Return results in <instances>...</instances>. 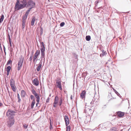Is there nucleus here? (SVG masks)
Segmentation results:
<instances>
[{
  "label": "nucleus",
  "instance_id": "1",
  "mask_svg": "<svg viewBox=\"0 0 131 131\" xmlns=\"http://www.w3.org/2000/svg\"><path fill=\"white\" fill-rule=\"evenodd\" d=\"M20 2L22 4L18 7L19 9H21L25 7L32 9L35 7V3L32 0H23Z\"/></svg>",
  "mask_w": 131,
  "mask_h": 131
},
{
  "label": "nucleus",
  "instance_id": "2",
  "mask_svg": "<svg viewBox=\"0 0 131 131\" xmlns=\"http://www.w3.org/2000/svg\"><path fill=\"white\" fill-rule=\"evenodd\" d=\"M16 112L10 109L8 110L6 113V115L8 119H14V117L15 115Z\"/></svg>",
  "mask_w": 131,
  "mask_h": 131
},
{
  "label": "nucleus",
  "instance_id": "3",
  "mask_svg": "<svg viewBox=\"0 0 131 131\" xmlns=\"http://www.w3.org/2000/svg\"><path fill=\"white\" fill-rule=\"evenodd\" d=\"M15 122L14 119H8L7 121V126L10 127L14 125Z\"/></svg>",
  "mask_w": 131,
  "mask_h": 131
},
{
  "label": "nucleus",
  "instance_id": "4",
  "mask_svg": "<svg viewBox=\"0 0 131 131\" xmlns=\"http://www.w3.org/2000/svg\"><path fill=\"white\" fill-rule=\"evenodd\" d=\"M10 85L13 91L14 92H15L16 91L15 89L16 87L15 85V81L12 78L10 80Z\"/></svg>",
  "mask_w": 131,
  "mask_h": 131
},
{
  "label": "nucleus",
  "instance_id": "5",
  "mask_svg": "<svg viewBox=\"0 0 131 131\" xmlns=\"http://www.w3.org/2000/svg\"><path fill=\"white\" fill-rule=\"evenodd\" d=\"M32 93L34 95L36 98V100H40V97L39 95L36 92L34 89H32L31 90Z\"/></svg>",
  "mask_w": 131,
  "mask_h": 131
},
{
  "label": "nucleus",
  "instance_id": "6",
  "mask_svg": "<svg viewBox=\"0 0 131 131\" xmlns=\"http://www.w3.org/2000/svg\"><path fill=\"white\" fill-rule=\"evenodd\" d=\"M20 0H16V2L15 4V7H14L15 9V10H18L20 9H18V7H19V5L20 4H22V3L21 4L19 2V1Z\"/></svg>",
  "mask_w": 131,
  "mask_h": 131
},
{
  "label": "nucleus",
  "instance_id": "7",
  "mask_svg": "<svg viewBox=\"0 0 131 131\" xmlns=\"http://www.w3.org/2000/svg\"><path fill=\"white\" fill-rule=\"evenodd\" d=\"M41 56L40 58H41V59L40 61H42V60L43 59L44 60V62H45V50H43L42 49V50H41Z\"/></svg>",
  "mask_w": 131,
  "mask_h": 131
},
{
  "label": "nucleus",
  "instance_id": "8",
  "mask_svg": "<svg viewBox=\"0 0 131 131\" xmlns=\"http://www.w3.org/2000/svg\"><path fill=\"white\" fill-rule=\"evenodd\" d=\"M92 110L91 109L86 107L85 108L84 110V113H85L87 114H91L92 113Z\"/></svg>",
  "mask_w": 131,
  "mask_h": 131
},
{
  "label": "nucleus",
  "instance_id": "9",
  "mask_svg": "<svg viewBox=\"0 0 131 131\" xmlns=\"http://www.w3.org/2000/svg\"><path fill=\"white\" fill-rule=\"evenodd\" d=\"M64 120L66 126H67L69 124V121L68 117L67 115H65L64 117Z\"/></svg>",
  "mask_w": 131,
  "mask_h": 131
},
{
  "label": "nucleus",
  "instance_id": "10",
  "mask_svg": "<svg viewBox=\"0 0 131 131\" xmlns=\"http://www.w3.org/2000/svg\"><path fill=\"white\" fill-rule=\"evenodd\" d=\"M32 83L34 85L37 86L38 85L39 82L38 79L36 78L32 81Z\"/></svg>",
  "mask_w": 131,
  "mask_h": 131
},
{
  "label": "nucleus",
  "instance_id": "11",
  "mask_svg": "<svg viewBox=\"0 0 131 131\" xmlns=\"http://www.w3.org/2000/svg\"><path fill=\"white\" fill-rule=\"evenodd\" d=\"M116 113L117 116L119 117H122L124 115V112L120 111L117 112Z\"/></svg>",
  "mask_w": 131,
  "mask_h": 131
},
{
  "label": "nucleus",
  "instance_id": "12",
  "mask_svg": "<svg viewBox=\"0 0 131 131\" xmlns=\"http://www.w3.org/2000/svg\"><path fill=\"white\" fill-rule=\"evenodd\" d=\"M56 83L57 84L58 88H59L60 90H61L62 89L61 81L59 80L57 81Z\"/></svg>",
  "mask_w": 131,
  "mask_h": 131
},
{
  "label": "nucleus",
  "instance_id": "13",
  "mask_svg": "<svg viewBox=\"0 0 131 131\" xmlns=\"http://www.w3.org/2000/svg\"><path fill=\"white\" fill-rule=\"evenodd\" d=\"M40 50H37L34 55V57L37 59L38 56L40 54Z\"/></svg>",
  "mask_w": 131,
  "mask_h": 131
},
{
  "label": "nucleus",
  "instance_id": "14",
  "mask_svg": "<svg viewBox=\"0 0 131 131\" xmlns=\"http://www.w3.org/2000/svg\"><path fill=\"white\" fill-rule=\"evenodd\" d=\"M86 93V91H83L80 94V97L82 99H83L85 97V94Z\"/></svg>",
  "mask_w": 131,
  "mask_h": 131
},
{
  "label": "nucleus",
  "instance_id": "15",
  "mask_svg": "<svg viewBox=\"0 0 131 131\" xmlns=\"http://www.w3.org/2000/svg\"><path fill=\"white\" fill-rule=\"evenodd\" d=\"M42 61H40V62L39 64V66L37 68V70L38 72L39 71H40V69L41 68V67L42 66Z\"/></svg>",
  "mask_w": 131,
  "mask_h": 131
},
{
  "label": "nucleus",
  "instance_id": "16",
  "mask_svg": "<svg viewBox=\"0 0 131 131\" xmlns=\"http://www.w3.org/2000/svg\"><path fill=\"white\" fill-rule=\"evenodd\" d=\"M24 58L21 57L18 60V64H19L22 65L24 61Z\"/></svg>",
  "mask_w": 131,
  "mask_h": 131
},
{
  "label": "nucleus",
  "instance_id": "17",
  "mask_svg": "<svg viewBox=\"0 0 131 131\" xmlns=\"http://www.w3.org/2000/svg\"><path fill=\"white\" fill-rule=\"evenodd\" d=\"M59 100V98L57 96H56L54 99V101L53 102V104H56L58 103V101Z\"/></svg>",
  "mask_w": 131,
  "mask_h": 131
},
{
  "label": "nucleus",
  "instance_id": "18",
  "mask_svg": "<svg viewBox=\"0 0 131 131\" xmlns=\"http://www.w3.org/2000/svg\"><path fill=\"white\" fill-rule=\"evenodd\" d=\"M40 42L41 47V48L40 49V50H42V49L43 50H45V44L43 42Z\"/></svg>",
  "mask_w": 131,
  "mask_h": 131
},
{
  "label": "nucleus",
  "instance_id": "19",
  "mask_svg": "<svg viewBox=\"0 0 131 131\" xmlns=\"http://www.w3.org/2000/svg\"><path fill=\"white\" fill-rule=\"evenodd\" d=\"M107 54V53L106 51H105L104 50H102V53L101 54L100 56L101 57H103L104 55H105Z\"/></svg>",
  "mask_w": 131,
  "mask_h": 131
},
{
  "label": "nucleus",
  "instance_id": "20",
  "mask_svg": "<svg viewBox=\"0 0 131 131\" xmlns=\"http://www.w3.org/2000/svg\"><path fill=\"white\" fill-rule=\"evenodd\" d=\"M26 92L24 90H22L21 91V97H25L26 95Z\"/></svg>",
  "mask_w": 131,
  "mask_h": 131
},
{
  "label": "nucleus",
  "instance_id": "21",
  "mask_svg": "<svg viewBox=\"0 0 131 131\" xmlns=\"http://www.w3.org/2000/svg\"><path fill=\"white\" fill-rule=\"evenodd\" d=\"M35 99H34L32 101L31 103V109H33L34 108V106L35 105Z\"/></svg>",
  "mask_w": 131,
  "mask_h": 131
},
{
  "label": "nucleus",
  "instance_id": "22",
  "mask_svg": "<svg viewBox=\"0 0 131 131\" xmlns=\"http://www.w3.org/2000/svg\"><path fill=\"white\" fill-rule=\"evenodd\" d=\"M35 17H34L32 18L31 22V25L33 26L34 25L35 21Z\"/></svg>",
  "mask_w": 131,
  "mask_h": 131
},
{
  "label": "nucleus",
  "instance_id": "23",
  "mask_svg": "<svg viewBox=\"0 0 131 131\" xmlns=\"http://www.w3.org/2000/svg\"><path fill=\"white\" fill-rule=\"evenodd\" d=\"M96 99L94 98L92 100V101L91 102V104L92 105V106L94 105L95 104V101Z\"/></svg>",
  "mask_w": 131,
  "mask_h": 131
},
{
  "label": "nucleus",
  "instance_id": "24",
  "mask_svg": "<svg viewBox=\"0 0 131 131\" xmlns=\"http://www.w3.org/2000/svg\"><path fill=\"white\" fill-rule=\"evenodd\" d=\"M4 15L3 14H2L1 15V17L0 19V23H2L3 22V21L4 20Z\"/></svg>",
  "mask_w": 131,
  "mask_h": 131
},
{
  "label": "nucleus",
  "instance_id": "25",
  "mask_svg": "<svg viewBox=\"0 0 131 131\" xmlns=\"http://www.w3.org/2000/svg\"><path fill=\"white\" fill-rule=\"evenodd\" d=\"M91 39V36L90 35L86 36L85 39L87 41H89Z\"/></svg>",
  "mask_w": 131,
  "mask_h": 131
},
{
  "label": "nucleus",
  "instance_id": "26",
  "mask_svg": "<svg viewBox=\"0 0 131 131\" xmlns=\"http://www.w3.org/2000/svg\"><path fill=\"white\" fill-rule=\"evenodd\" d=\"M113 90L115 92V93L118 96H119L120 97H122V96H121L120 94L115 89H113Z\"/></svg>",
  "mask_w": 131,
  "mask_h": 131
},
{
  "label": "nucleus",
  "instance_id": "27",
  "mask_svg": "<svg viewBox=\"0 0 131 131\" xmlns=\"http://www.w3.org/2000/svg\"><path fill=\"white\" fill-rule=\"evenodd\" d=\"M19 64H18L17 67V69L18 71L19 70L22 66V65H20Z\"/></svg>",
  "mask_w": 131,
  "mask_h": 131
},
{
  "label": "nucleus",
  "instance_id": "28",
  "mask_svg": "<svg viewBox=\"0 0 131 131\" xmlns=\"http://www.w3.org/2000/svg\"><path fill=\"white\" fill-rule=\"evenodd\" d=\"M62 102V100L61 97L60 98V101L59 102V105L61 106Z\"/></svg>",
  "mask_w": 131,
  "mask_h": 131
},
{
  "label": "nucleus",
  "instance_id": "29",
  "mask_svg": "<svg viewBox=\"0 0 131 131\" xmlns=\"http://www.w3.org/2000/svg\"><path fill=\"white\" fill-rule=\"evenodd\" d=\"M11 69V67L10 66H8L6 69V71L8 72H10V70Z\"/></svg>",
  "mask_w": 131,
  "mask_h": 131
},
{
  "label": "nucleus",
  "instance_id": "30",
  "mask_svg": "<svg viewBox=\"0 0 131 131\" xmlns=\"http://www.w3.org/2000/svg\"><path fill=\"white\" fill-rule=\"evenodd\" d=\"M67 130L66 131H70L71 129V127L70 126H66Z\"/></svg>",
  "mask_w": 131,
  "mask_h": 131
},
{
  "label": "nucleus",
  "instance_id": "31",
  "mask_svg": "<svg viewBox=\"0 0 131 131\" xmlns=\"http://www.w3.org/2000/svg\"><path fill=\"white\" fill-rule=\"evenodd\" d=\"M22 29L24 28L25 27V21H22Z\"/></svg>",
  "mask_w": 131,
  "mask_h": 131
},
{
  "label": "nucleus",
  "instance_id": "32",
  "mask_svg": "<svg viewBox=\"0 0 131 131\" xmlns=\"http://www.w3.org/2000/svg\"><path fill=\"white\" fill-rule=\"evenodd\" d=\"M87 73L86 72L83 73L82 74V77H83L86 76L87 75Z\"/></svg>",
  "mask_w": 131,
  "mask_h": 131
},
{
  "label": "nucleus",
  "instance_id": "33",
  "mask_svg": "<svg viewBox=\"0 0 131 131\" xmlns=\"http://www.w3.org/2000/svg\"><path fill=\"white\" fill-rule=\"evenodd\" d=\"M40 35H41L43 33V29L41 27H40Z\"/></svg>",
  "mask_w": 131,
  "mask_h": 131
},
{
  "label": "nucleus",
  "instance_id": "34",
  "mask_svg": "<svg viewBox=\"0 0 131 131\" xmlns=\"http://www.w3.org/2000/svg\"><path fill=\"white\" fill-rule=\"evenodd\" d=\"M27 18V17L25 16L24 15H23V17H22V19H23L22 21H25L26 20V19Z\"/></svg>",
  "mask_w": 131,
  "mask_h": 131
},
{
  "label": "nucleus",
  "instance_id": "35",
  "mask_svg": "<svg viewBox=\"0 0 131 131\" xmlns=\"http://www.w3.org/2000/svg\"><path fill=\"white\" fill-rule=\"evenodd\" d=\"M99 100L98 99H97L95 102V104L96 105H97L99 104Z\"/></svg>",
  "mask_w": 131,
  "mask_h": 131
},
{
  "label": "nucleus",
  "instance_id": "36",
  "mask_svg": "<svg viewBox=\"0 0 131 131\" xmlns=\"http://www.w3.org/2000/svg\"><path fill=\"white\" fill-rule=\"evenodd\" d=\"M99 3V1L98 0L96 1H95V7H96V8L97 7V5H98V4Z\"/></svg>",
  "mask_w": 131,
  "mask_h": 131
},
{
  "label": "nucleus",
  "instance_id": "37",
  "mask_svg": "<svg viewBox=\"0 0 131 131\" xmlns=\"http://www.w3.org/2000/svg\"><path fill=\"white\" fill-rule=\"evenodd\" d=\"M12 61L10 60H8V61L7 63L6 64V65H8L9 64L11 63H12Z\"/></svg>",
  "mask_w": 131,
  "mask_h": 131
},
{
  "label": "nucleus",
  "instance_id": "38",
  "mask_svg": "<svg viewBox=\"0 0 131 131\" xmlns=\"http://www.w3.org/2000/svg\"><path fill=\"white\" fill-rule=\"evenodd\" d=\"M31 9H30V8H28V10L26 12V14H27L28 15L29 14V13L30 11L31 10Z\"/></svg>",
  "mask_w": 131,
  "mask_h": 131
},
{
  "label": "nucleus",
  "instance_id": "39",
  "mask_svg": "<svg viewBox=\"0 0 131 131\" xmlns=\"http://www.w3.org/2000/svg\"><path fill=\"white\" fill-rule=\"evenodd\" d=\"M31 9H30V8H28V10L26 12V14H27L28 15L29 14V13L30 11L31 10Z\"/></svg>",
  "mask_w": 131,
  "mask_h": 131
},
{
  "label": "nucleus",
  "instance_id": "40",
  "mask_svg": "<svg viewBox=\"0 0 131 131\" xmlns=\"http://www.w3.org/2000/svg\"><path fill=\"white\" fill-rule=\"evenodd\" d=\"M64 25L65 23L63 22H62L60 24V26L61 27H62Z\"/></svg>",
  "mask_w": 131,
  "mask_h": 131
},
{
  "label": "nucleus",
  "instance_id": "41",
  "mask_svg": "<svg viewBox=\"0 0 131 131\" xmlns=\"http://www.w3.org/2000/svg\"><path fill=\"white\" fill-rule=\"evenodd\" d=\"M30 98L31 100H33L34 99H35V97L34 96L32 95H31L30 96Z\"/></svg>",
  "mask_w": 131,
  "mask_h": 131
},
{
  "label": "nucleus",
  "instance_id": "42",
  "mask_svg": "<svg viewBox=\"0 0 131 131\" xmlns=\"http://www.w3.org/2000/svg\"><path fill=\"white\" fill-rule=\"evenodd\" d=\"M23 127L24 128L26 129L27 128L28 125H26V124H23Z\"/></svg>",
  "mask_w": 131,
  "mask_h": 131
},
{
  "label": "nucleus",
  "instance_id": "43",
  "mask_svg": "<svg viewBox=\"0 0 131 131\" xmlns=\"http://www.w3.org/2000/svg\"><path fill=\"white\" fill-rule=\"evenodd\" d=\"M8 40L9 42L11 41L10 36L9 34H8Z\"/></svg>",
  "mask_w": 131,
  "mask_h": 131
},
{
  "label": "nucleus",
  "instance_id": "44",
  "mask_svg": "<svg viewBox=\"0 0 131 131\" xmlns=\"http://www.w3.org/2000/svg\"><path fill=\"white\" fill-rule=\"evenodd\" d=\"M32 56H30L29 58V61L30 62H31L32 59Z\"/></svg>",
  "mask_w": 131,
  "mask_h": 131
},
{
  "label": "nucleus",
  "instance_id": "45",
  "mask_svg": "<svg viewBox=\"0 0 131 131\" xmlns=\"http://www.w3.org/2000/svg\"><path fill=\"white\" fill-rule=\"evenodd\" d=\"M3 49H4V52L5 54V55H6V51H5L6 49H5V48L4 45H3Z\"/></svg>",
  "mask_w": 131,
  "mask_h": 131
},
{
  "label": "nucleus",
  "instance_id": "46",
  "mask_svg": "<svg viewBox=\"0 0 131 131\" xmlns=\"http://www.w3.org/2000/svg\"><path fill=\"white\" fill-rule=\"evenodd\" d=\"M49 129L50 130H52L53 129V127L52 124L50 125Z\"/></svg>",
  "mask_w": 131,
  "mask_h": 131
},
{
  "label": "nucleus",
  "instance_id": "47",
  "mask_svg": "<svg viewBox=\"0 0 131 131\" xmlns=\"http://www.w3.org/2000/svg\"><path fill=\"white\" fill-rule=\"evenodd\" d=\"M117 130L116 128L115 127L113 128L112 129V131H116Z\"/></svg>",
  "mask_w": 131,
  "mask_h": 131
},
{
  "label": "nucleus",
  "instance_id": "48",
  "mask_svg": "<svg viewBox=\"0 0 131 131\" xmlns=\"http://www.w3.org/2000/svg\"><path fill=\"white\" fill-rule=\"evenodd\" d=\"M34 50H32V51H31V54H30V56H32L33 55V54L34 53Z\"/></svg>",
  "mask_w": 131,
  "mask_h": 131
},
{
  "label": "nucleus",
  "instance_id": "49",
  "mask_svg": "<svg viewBox=\"0 0 131 131\" xmlns=\"http://www.w3.org/2000/svg\"><path fill=\"white\" fill-rule=\"evenodd\" d=\"M17 98H18V101L17 102L18 103H20V101H21V99H20V97H18Z\"/></svg>",
  "mask_w": 131,
  "mask_h": 131
},
{
  "label": "nucleus",
  "instance_id": "50",
  "mask_svg": "<svg viewBox=\"0 0 131 131\" xmlns=\"http://www.w3.org/2000/svg\"><path fill=\"white\" fill-rule=\"evenodd\" d=\"M36 100V101L37 102V103H36V106H37L39 104V100Z\"/></svg>",
  "mask_w": 131,
  "mask_h": 131
},
{
  "label": "nucleus",
  "instance_id": "51",
  "mask_svg": "<svg viewBox=\"0 0 131 131\" xmlns=\"http://www.w3.org/2000/svg\"><path fill=\"white\" fill-rule=\"evenodd\" d=\"M50 98L48 97L46 100V103H48L49 101Z\"/></svg>",
  "mask_w": 131,
  "mask_h": 131
},
{
  "label": "nucleus",
  "instance_id": "52",
  "mask_svg": "<svg viewBox=\"0 0 131 131\" xmlns=\"http://www.w3.org/2000/svg\"><path fill=\"white\" fill-rule=\"evenodd\" d=\"M37 59V58H35L33 57V61L34 63L36 60Z\"/></svg>",
  "mask_w": 131,
  "mask_h": 131
},
{
  "label": "nucleus",
  "instance_id": "53",
  "mask_svg": "<svg viewBox=\"0 0 131 131\" xmlns=\"http://www.w3.org/2000/svg\"><path fill=\"white\" fill-rule=\"evenodd\" d=\"M75 59H78L77 56L78 55L76 54H75Z\"/></svg>",
  "mask_w": 131,
  "mask_h": 131
},
{
  "label": "nucleus",
  "instance_id": "54",
  "mask_svg": "<svg viewBox=\"0 0 131 131\" xmlns=\"http://www.w3.org/2000/svg\"><path fill=\"white\" fill-rule=\"evenodd\" d=\"M9 43L10 46L11 47L12 46L11 41L9 42Z\"/></svg>",
  "mask_w": 131,
  "mask_h": 131
},
{
  "label": "nucleus",
  "instance_id": "55",
  "mask_svg": "<svg viewBox=\"0 0 131 131\" xmlns=\"http://www.w3.org/2000/svg\"><path fill=\"white\" fill-rule=\"evenodd\" d=\"M106 105H103V106L102 107V108L103 109H105V108H106Z\"/></svg>",
  "mask_w": 131,
  "mask_h": 131
},
{
  "label": "nucleus",
  "instance_id": "56",
  "mask_svg": "<svg viewBox=\"0 0 131 131\" xmlns=\"http://www.w3.org/2000/svg\"><path fill=\"white\" fill-rule=\"evenodd\" d=\"M49 124L50 125L52 124L51 121L50 119Z\"/></svg>",
  "mask_w": 131,
  "mask_h": 131
},
{
  "label": "nucleus",
  "instance_id": "57",
  "mask_svg": "<svg viewBox=\"0 0 131 131\" xmlns=\"http://www.w3.org/2000/svg\"><path fill=\"white\" fill-rule=\"evenodd\" d=\"M7 76H8L9 75V73L10 72H8V71H7Z\"/></svg>",
  "mask_w": 131,
  "mask_h": 131
},
{
  "label": "nucleus",
  "instance_id": "58",
  "mask_svg": "<svg viewBox=\"0 0 131 131\" xmlns=\"http://www.w3.org/2000/svg\"><path fill=\"white\" fill-rule=\"evenodd\" d=\"M24 16H25L27 17V16L28 15L26 14V13H25V15H24Z\"/></svg>",
  "mask_w": 131,
  "mask_h": 131
},
{
  "label": "nucleus",
  "instance_id": "59",
  "mask_svg": "<svg viewBox=\"0 0 131 131\" xmlns=\"http://www.w3.org/2000/svg\"><path fill=\"white\" fill-rule=\"evenodd\" d=\"M56 104H53V106L54 107H57V106L56 105Z\"/></svg>",
  "mask_w": 131,
  "mask_h": 131
},
{
  "label": "nucleus",
  "instance_id": "60",
  "mask_svg": "<svg viewBox=\"0 0 131 131\" xmlns=\"http://www.w3.org/2000/svg\"><path fill=\"white\" fill-rule=\"evenodd\" d=\"M17 97H20L18 93H17Z\"/></svg>",
  "mask_w": 131,
  "mask_h": 131
},
{
  "label": "nucleus",
  "instance_id": "61",
  "mask_svg": "<svg viewBox=\"0 0 131 131\" xmlns=\"http://www.w3.org/2000/svg\"><path fill=\"white\" fill-rule=\"evenodd\" d=\"M2 105V103L0 102V106H1Z\"/></svg>",
  "mask_w": 131,
  "mask_h": 131
},
{
  "label": "nucleus",
  "instance_id": "62",
  "mask_svg": "<svg viewBox=\"0 0 131 131\" xmlns=\"http://www.w3.org/2000/svg\"><path fill=\"white\" fill-rule=\"evenodd\" d=\"M70 99H71V100H72V95H71V97H70Z\"/></svg>",
  "mask_w": 131,
  "mask_h": 131
},
{
  "label": "nucleus",
  "instance_id": "63",
  "mask_svg": "<svg viewBox=\"0 0 131 131\" xmlns=\"http://www.w3.org/2000/svg\"><path fill=\"white\" fill-rule=\"evenodd\" d=\"M128 103H129V100H128Z\"/></svg>",
  "mask_w": 131,
  "mask_h": 131
},
{
  "label": "nucleus",
  "instance_id": "64",
  "mask_svg": "<svg viewBox=\"0 0 131 131\" xmlns=\"http://www.w3.org/2000/svg\"><path fill=\"white\" fill-rule=\"evenodd\" d=\"M49 96H51V95H50H50H49Z\"/></svg>",
  "mask_w": 131,
  "mask_h": 131
}]
</instances>
